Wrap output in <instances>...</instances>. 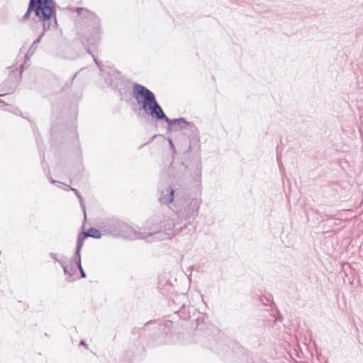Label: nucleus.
Segmentation results:
<instances>
[{"instance_id": "obj_1", "label": "nucleus", "mask_w": 363, "mask_h": 363, "mask_svg": "<svg viewBox=\"0 0 363 363\" xmlns=\"http://www.w3.org/2000/svg\"><path fill=\"white\" fill-rule=\"evenodd\" d=\"M76 16V28L79 40L89 54L99 48L101 39L102 27L99 17L84 7L73 10Z\"/></svg>"}, {"instance_id": "obj_2", "label": "nucleus", "mask_w": 363, "mask_h": 363, "mask_svg": "<svg viewBox=\"0 0 363 363\" xmlns=\"http://www.w3.org/2000/svg\"><path fill=\"white\" fill-rule=\"evenodd\" d=\"M56 7L55 0H29L27 11L20 21L24 23L30 19V15L33 12V23H41L44 32L55 29L57 27Z\"/></svg>"}, {"instance_id": "obj_3", "label": "nucleus", "mask_w": 363, "mask_h": 363, "mask_svg": "<svg viewBox=\"0 0 363 363\" xmlns=\"http://www.w3.org/2000/svg\"><path fill=\"white\" fill-rule=\"evenodd\" d=\"M131 96L135 99L138 105V111H143L146 115L155 121L163 110L155 94L147 87L139 83H133Z\"/></svg>"}, {"instance_id": "obj_4", "label": "nucleus", "mask_w": 363, "mask_h": 363, "mask_svg": "<svg viewBox=\"0 0 363 363\" xmlns=\"http://www.w3.org/2000/svg\"><path fill=\"white\" fill-rule=\"evenodd\" d=\"M157 121H164L167 123L168 131L183 130L184 134L186 135L189 140V145L187 151L193 152L199 151L201 149L199 131L193 122H188L186 120L180 117L178 118H169L162 110L157 118Z\"/></svg>"}, {"instance_id": "obj_5", "label": "nucleus", "mask_w": 363, "mask_h": 363, "mask_svg": "<svg viewBox=\"0 0 363 363\" xmlns=\"http://www.w3.org/2000/svg\"><path fill=\"white\" fill-rule=\"evenodd\" d=\"M201 203V201L199 199L180 196L177 193L173 210L181 219V223L184 221L182 225H185L186 228L191 225L198 216Z\"/></svg>"}, {"instance_id": "obj_6", "label": "nucleus", "mask_w": 363, "mask_h": 363, "mask_svg": "<svg viewBox=\"0 0 363 363\" xmlns=\"http://www.w3.org/2000/svg\"><path fill=\"white\" fill-rule=\"evenodd\" d=\"M101 231L113 237H122L128 240L147 239L146 233H142L118 218L108 219L103 223Z\"/></svg>"}, {"instance_id": "obj_7", "label": "nucleus", "mask_w": 363, "mask_h": 363, "mask_svg": "<svg viewBox=\"0 0 363 363\" xmlns=\"http://www.w3.org/2000/svg\"><path fill=\"white\" fill-rule=\"evenodd\" d=\"M145 225L149 231H144L142 233L148 234L147 238L161 232H164L167 235L174 236L186 229L185 225H180L179 222H175L166 216H163L162 219L158 216L151 217L146 221Z\"/></svg>"}, {"instance_id": "obj_8", "label": "nucleus", "mask_w": 363, "mask_h": 363, "mask_svg": "<svg viewBox=\"0 0 363 363\" xmlns=\"http://www.w3.org/2000/svg\"><path fill=\"white\" fill-rule=\"evenodd\" d=\"M172 324V322L170 320L165 323L157 320H150L142 328H133L131 333L133 335H138L139 339L147 338L149 336L153 338L160 335V333L164 335L169 333Z\"/></svg>"}, {"instance_id": "obj_9", "label": "nucleus", "mask_w": 363, "mask_h": 363, "mask_svg": "<svg viewBox=\"0 0 363 363\" xmlns=\"http://www.w3.org/2000/svg\"><path fill=\"white\" fill-rule=\"evenodd\" d=\"M106 83L120 95L121 100L128 102L131 96V84L130 79L125 78L118 71L108 74Z\"/></svg>"}, {"instance_id": "obj_10", "label": "nucleus", "mask_w": 363, "mask_h": 363, "mask_svg": "<svg viewBox=\"0 0 363 363\" xmlns=\"http://www.w3.org/2000/svg\"><path fill=\"white\" fill-rule=\"evenodd\" d=\"M168 307L169 310L183 320L191 318V310L196 311L194 307L189 306L188 296L186 294H175L168 299Z\"/></svg>"}, {"instance_id": "obj_11", "label": "nucleus", "mask_w": 363, "mask_h": 363, "mask_svg": "<svg viewBox=\"0 0 363 363\" xmlns=\"http://www.w3.org/2000/svg\"><path fill=\"white\" fill-rule=\"evenodd\" d=\"M177 193L179 196V192L174 186L168 185L164 189L160 190L159 201L162 204H165L167 206L172 204L173 207L174 208Z\"/></svg>"}, {"instance_id": "obj_12", "label": "nucleus", "mask_w": 363, "mask_h": 363, "mask_svg": "<svg viewBox=\"0 0 363 363\" xmlns=\"http://www.w3.org/2000/svg\"><path fill=\"white\" fill-rule=\"evenodd\" d=\"M255 318L252 317L242 319L238 325V331L242 333H244L247 331H250L251 329L255 325Z\"/></svg>"}, {"instance_id": "obj_13", "label": "nucleus", "mask_w": 363, "mask_h": 363, "mask_svg": "<svg viewBox=\"0 0 363 363\" xmlns=\"http://www.w3.org/2000/svg\"><path fill=\"white\" fill-rule=\"evenodd\" d=\"M158 289H160V293L163 296L169 297V298L171 296H174V295L175 294L174 286L173 285V283L170 280L166 281L164 284L160 283Z\"/></svg>"}, {"instance_id": "obj_14", "label": "nucleus", "mask_w": 363, "mask_h": 363, "mask_svg": "<svg viewBox=\"0 0 363 363\" xmlns=\"http://www.w3.org/2000/svg\"><path fill=\"white\" fill-rule=\"evenodd\" d=\"M25 63L26 61L23 64L21 65L19 70H17L16 69L15 70H11L9 74V79L13 82L15 84H18L21 80Z\"/></svg>"}, {"instance_id": "obj_15", "label": "nucleus", "mask_w": 363, "mask_h": 363, "mask_svg": "<svg viewBox=\"0 0 363 363\" xmlns=\"http://www.w3.org/2000/svg\"><path fill=\"white\" fill-rule=\"evenodd\" d=\"M73 262H74V261L72 259L70 263L67 264V266L65 267L63 269L64 273L69 276L67 279L68 281H72L77 279V278L73 277L76 272V269L73 267Z\"/></svg>"}, {"instance_id": "obj_16", "label": "nucleus", "mask_w": 363, "mask_h": 363, "mask_svg": "<svg viewBox=\"0 0 363 363\" xmlns=\"http://www.w3.org/2000/svg\"><path fill=\"white\" fill-rule=\"evenodd\" d=\"M45 33L46 32H44V29L43 28V30L40 33L39 36L33 42L32 45L29 48L28 50V55H33L35 53L38 48V44L40 42Z\"/></svg>"}, {"instance_id": "obj_17", "label": "nucleus", "mask_w": 363, "mask_h": 363, "mask_svg": "<svg viewBox=\"0 0 363 363\" xmlns=\"http://www.w3.org/2000/svg\"><path fill=\"white\" fill-rule=\"evenodd\" d=\"M86 232L88 235V237L95 239H99L102 235L101 232L94 227H90Z\"/></svg>"}, {"instance_id": "obj_18", "label": "nucleus", "mask_w": 363, "mask_h": 363, "mask_svg": "<svg viewBox=\"0 0 363 363\" xmlns=\"http://www.w3.org/2000/svg\"><path fill=\"white\" fill-rule=\"evenodd\" d=\"M201 172H202V165L201 162H199L196 165V169L195 170V181L199 182V185L201 184Z\"/></svg>"}, {"instance_id": "obj_19", "label": "nucleus", "mask_w": 363, "mask_h": 363, "mask_svg": "<svg viewBox=\"0 0 363 363\" xmlns=\"http://www.w3.org/2000/svg\"><path fill=\"white\" fill-rule=\"evenodd\" d=\"M74 261V263L76 264V266L77 269L79 271L80 273V278H85L86 277V274L85 272L84 271L82 266V258L79 257V258L73 259Z\"/></svg>"}, {"instance_id": "obj_20", "label": "nucleus", "mask_w": 363, "mask_h": 363, "mask_svg": "<svg viewBox=\"0 0 363 363\" xmlns=\"http://www.w3.org/2000/svg\"><path fill=\"white\" fill-rule=\"evenodd\" d=\"M315 213H317L318 215H319L320 218H322L323 220L325 217L333 218L336 216L335 213L334 214L332 212L328 211H320L318 210H315Z\"/></svg>"}, {"instance_id": "obj_21", "label": "nucleus", "mask_w": 363, "mask_h": 363, "mask_svg": "<svg viewBox=\"0 0 363 363\" xmlns=\"http://www.w3.org/2000/svg\"><path fill=\"white\" fill-rule=\"evenodd\" d=\"M206 320V317L204 315H199L196 319H194L196 322V330H201L203 329V327L200 326L201 324H204Z\"/></svg>"}, {"instance_id": "obj_22", "label": "nucleus", "mask_w": 363, "mask_h": 363, "mask_svg": "<svg viewBox=\"0 0 363 363\" xmlns=\"http://www.w3.org/2000/svg\"><path fill=\"white\" fill-rule=\"evenodd\" d=\"M83 245H84L83 242H81V241L77 240L75 252H74V255L72 257V259H76V258H79V257H81V250L83 247Z\"/></svg>"}, {"instance_id": "obj_23", "label": "nucleus", "mask_w": 363, "mask_h": 363, "mask_svg": "<svg viewBox=\"0 0 363 363\" xmlns=\"http://www.w3.org/2000/svg\"><path fill=\"white\" fill-rule=\"evenodd\" d=\"M77 197L79 201L80 207L83 211L84 223H85L86 221V208H85V205H84V203L83 201V198L81 194L78 195Z\"/></svg>"}, {"instance_id": "obj_24", "label": "nucleus", "mask_w": 363, "mask_h": 363, "mask_svg": "<svg viewBox=\"0 0 363 363\" xmlns=\"http://www.w3.org/2000/svg\"><path fill=\"white\" fill-rule=\"evenodd\" d=\"M77 197L79 201L80 207L83 211L84 223H85L86 221V208H85V205H84V203L83 201V198L81 194L78 195Z\"/></svg>"}, {"instance_id": "obj_25", "label": "nucleus", "mask_w": 363, "mask_h": 363, "mask_svg": "<svg viewBox=\"0 0 363 363\" xmlns=\"http://www.w3.org/2000/svg\"><path fill=\"white\" fill-rule=\"evenodd\" d=\"M88 238V235L86 231H82L79 233L77 235V240L78 241H81V242L84 243V241L85 239Z\"/></svg>"}, {"instance_id": "obj_26", "label": "nucleus", "mask_w": 363, "mask_h": 363, "mask_svg": "<svg viewBox=\"0 0 363 363\" xmlns=\"http://www.w3.org/2000/svg\"><path fill=\"white\" fill-rule=\"evenodd\" d=\"M57 262L60 264L62 269H64L65 267L67 266V258L64 256H62L60 258H59Z\"/></svg>"}, {"instance_id": "obj_27", "label": "nucleus", "mask_w": 363, "mask_h": 363, "mask_svg": "<svg viewBox=\"0 0 363 363\" xmlns=\"http://www.w3.org/2000/svg\"><path fill=\"white\" fill-rule=\"evenodd\" d=\"M50 135H51L52 140H54L57 135V130H56L55 127L54 126V125H52V126L50 128Z\"/></svg>"}, {"instance_id": "obj_28", "label": "nucleus", "mask_w": 363, "mask_h": 363, "mask_svg": "<svg viewBox=\"0 0 363 363\" xmlns=\"http://www.w3.org/2000/svg\"><path fill=\"white\" fill-rule=\"evenodd\" d=\"M98 50V48L94 50H91V54H89L90 55H91L93 57V59H94V61L95 62V64L97 65V66H100V62L99 61L97 60V58L95 57V55H94V52H96Z\"/></svg>"}, {"instance_id": "obj_29", "label": "nucleus", "mask_w": 363, "mask_h": 363, "mask_svg": "<svg viewBox=\"0 0 363 363\" xmlns=\"http://www.w3.org/2000/svg\"><path fill=\"white\" fill-rule=\"evenodd\" d=\"M168 142H169V146L172 149V154L174 155L176 153V148H175V146L174 145V143L172 141V140L171 138H168Z\"/></svg>"}, {"instance_id": "obj_30", "label": "nucleus", "mask_w": 363, "mask_h": 363, "mask_svg": "<svg viewBox=\"0 0 363 363\" xmlns=\"http://www.w3.org/2000/svg\"><path fill=\"white\" fill-rule=\"evenodd\" d=\"M50 256L56 262H57V260L59 259V258H57V255L56 253L50 252Z\"/></svg>"}, {"instance_id": "obj_31", "label": "nucleus", "mask_w": 363, "mask_h": 363, "mask_svg": "<svg viewBox=\"0 0 363 363\" xmlns=\"http://www.w3.org/2000/svg\"><path fill=\"white\" fill-rule=\"evenodd\" d=\"M69 188L70 189V191H72L74 193V194L76 195V196H77L78 195L81 194L79 193V191L77 189L73 188V187H69Z\"/></svg>"}, {"instance_id": "obj_32", "label": "nucleus", "mask_w": 363, "mask_h": 363, "mask_svg": "<svg viewBox=\"0 0 363 363\" xmlns=\"http://www.w3.org/2000/svg\"><path fill=\"white\" fill-rule=\"evenodd\" d=\"M77 73L74 74L73 75V77H72L71 81H70L69 82H67L66 85H67V86H71V85H72V81H73V80H74V79L77 77Z\"/></svg>"}, {"instance_id": "obj_33", "label": "nucleus", "mask_w": 363, "mask_h": 363, "mask_svg": "<svg viewBox=\"0 0 363 363\" xmlns=\"http://www.w3.org/2000/svg\"><path fill=\"white\" fill-rule=\"evenodd\" d=\"M79 345H83L85 347L86 349H88V345L86 343V342L84 340H82L80 341Z\"/></svg>"}, {"instance_id": "obj_34", "label": "nucleus", "mask_w": 363, "mask_h": 363, "mask_svg": "<svg viewBox=\"0 0 363 363\" xmlns=\"http://www.w3.org/2000/svg\"><path fill=\"white\" fill-rule=\"evenodd\" d=\"M157 136V135H153L152 137H151V138H150L149 141H148L146 144H148V143H150L152 142V141L154 140V139H155Z\"/></svg>"}, {"instance_id": "obj_35", "label": "nucleus", "mask_w": 363, "mask_h": 363, "mask_svg": "<svg viewBox=\"0 0 363 363\" xmlns=\"http://www.w3.org/2000/svg\"><path fill=\"white\" fill-rule=\"evenodd\" d=\"M276 320H278V321L282 320V315L281 313H279L278 316L276 318Z\"/></svg>"}, {"instance_id": "obj_36", "label": "nucleus", "mask_w": 363, "mask_h": 363, "mask_svg": "<svg viewBox=\"0 0 363 363\" xmlns=\"http://www.w3.org/2000/svg\"><path fill=\"white\" fill-rule=\"evenodd\" d=\"M64 185H65V190L70 191V189L69 187H72L71 186L65 184H64Z\"/></svg>"}, {"instance_id": "obj_37", "label": "nucleus", "mask_w": 363, "mask_h": 363, "mask_svg": "<svg viewBox=\"0 0 363 363\" xmlns=\"http://www.w3.org/2000/svg\"><path fill=\"white\" fill-rule=\"evenodd\" d=\"M29 56H30V55H28V52L26 54L24 58H25V60H28L29 59Z\"/></svg>"}, {"instance_id": "obj_38", "label": "nucleus", "mask_w": 363, "mask_h": 363, "mask_svg": "<svg viewBox=\"0 0 363 363\" xmlns=\"http://www.w3.org/2000/svg\"><path fill=\"white\" fill-rule=\"evenodd\" d=\"M50 182L52 184H54V183L57 182V181L54 180L52 178H50Z\"/></svg>"}, {"instance_id": "obj_39", "label": "nucleus", "mask_w": 363, "mask_h": 363, "mask_svg": "<svg viewBox=\"0 0 363 363\" xmlns=\"http://www.w3.org/2000/svg\"><path fill=\"white\" fill-rule=\"evenodd\" d=\"M0 96H2V95L0 94ZM0 104H4V105H6V104L1 99H0Z\"/></svg>"}, {"instance_id": "obj_40", "label": "nucleus", "mask_w": 363, "mask_h": 363, "mask_svg": "<svg viewBox=\"0 0 363 363\" xmlns=\"http://www.w3.org/2000/svg\"><path fill=\"white\" fill-rule=\"evenodd\" d=\"M74 135L76 136V138L78 139V134H77V131L74 132Z\"/></svg>"}, {"instance_id": "obj_41", "label": "nucleus", "mask_w": 363, "mask_h": 363, "mask_svg": "<svg viewBox=\"0 0 363 363\" xmlns=\"http://www.w3.org/2000/svg\"><path fill=\"white\" fill-rule=\"evenodd\" d=\"M206 347H209V348H210L211 350H213V348H212L211 347H210V346H209V345H208V344H207V345H206Z\"/></svg>"}, {"instance_id": "obj_42", "label": "nucleus", "mask_w": 363, "mask_h": 363, "mask_svg": "<svg viewBox=\"0 0 363 363\" xmlns=\"http://www.w3.org/2000/svg\"><path fill=\"white\" fill-rule=\"evenodd\" d=\"M36 143L38 144V145H39V142H38V138H36Z\"/></svg>"}]
</instances>
